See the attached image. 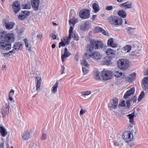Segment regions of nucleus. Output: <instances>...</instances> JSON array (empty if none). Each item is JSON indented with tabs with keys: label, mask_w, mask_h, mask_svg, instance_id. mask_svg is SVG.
<instances>
[{
	"label": "nucleus",
	"mask_w": 148,
	"mask_h": 148,
	"mask_svg": "<svg viewBox=\"0 0 148 148\" xmlns=\"http://www.w3.org/2000/svg\"><path fill=\"white\" fill-rule=\"evenodd\" d=\"M103 47L102 43L100 41L92 40L90 41L88 46V50L90 51H92L94 49L101 48Z\"/></svg>",
	"instance_id": "obj_1"
},
{
	"label": "nucleus",
	"mask_w": 148,
	"mask_h": 148,
	"mask_svg": "<svg viewBox=\"0 0 148 148\" xmlns=\"http://www.w3.org/2000/svg\"><path fill=\"white\" fill-rule=\"evenodd\" d=\"M118 68L121 70H127L129 66V62L126 59H121L119 60L117 63Z\"/></svg>",
	"instance_id": "obj_2"
},
{
	"label": "nucleus",
	"mask_w": 148,
	"mask_h": 148,
	"mask_svg": "<svg viewBox=\"0 0 148 148\" xmlns=\"http://www.w3.org/2000/svg\"><path fill=\"white\" fill-rule=\"evenodd\" d=\"M0 39H3L10 43L14 41V35L13 33H8L5 34L4 32L0 33Z\"/></svg>",
	"instance_id": "obj_3"
},
{
	"label": "nucleus",
	"mask_w": 148,
	"mask_h": 148,
	"mask_svg": "<svg viewBox=\"0 0 148 148\" xmlns=\"http://www.w3.org/2000/svg\"><path fill=\"white\" fill-rule=\"evenodd\" d=\"M110 23L115 25H121L122 23V19L118 16H111L108 18Z\"/></svg>",
	"instance_id": "obj_4"
},
{
	"label": "nucleus",
	"mask_w": 148,
	"mask_h": 148,
	"mask_svg": "<svg viewBox=\"0 0 148 148\" xmlns=\"http://www.w3.org/2000/svg\"><path fill=\"white\" fill-rule=\"evenodd\" d=\"M112 75L111 71L103 70L101 72V76L103 80H107L111 79Z\"/></svg>",
	"instance_id": "obj_5"
},
{
	"label": "nucleus",
	"mask_w": 148,
	"mask_h": 148,
	"mask_svg": "<svg viewBox=\"0 0 148 148\" xmlns=\"http://www.w3.org/2000/svg\"><path fill=\"white\" fill-rule=\"evenodd\" d=\"M0 41V49L3 50H9L11 48L10 43L3 39H1Z\"/></svg>",
	"instance_id": "obj_6"
},
{
	"label": "nucleus",
	"mask_w": 148,
	"mask_h": 148,
	"mask_svg": "<svg viewBox=\"0 0 148 148\" xmlns=\"http://www.w3.org/2000/svg\"><path fill=\"white\" fill-rule=\"evenodd\" d=\"M118 99L116 97L114 98L111 100L108 104V107L110 109H116L118 105Z\"/></svg>",
	"instance_id": "obj_7"
},
{
	"label": "nucleus",
	"mask_w": 148,
	"mask_h": 148,
	"mask_svg": "<svg viewBox=\"0 0 148 148\" xmlns=\"http://www.w3.org/2000/svg\"><path fill=\"white\" fill-rule=\"evenodd\" d=\"M123 138L126 142L130 141L133 138V136L130 131L124 132L123 133Z\"/></svg>",
	"instance_id": "obj_8"
},
{
	"label": "nucleus",
	"mask_w": 148,
	"mask_h": 148,
	"mask_svg": "<svg viewBox=\"0 0 148 148\" xmlns=\"http://www.w3.org/2000/svg\"><path fill=\"white\" fill-rule=\"evenodd\" d=\"M3 25L8 29H10L13 28L15 25V23L9 21L5 19L3 20Z\"/></svg>",
	"instance_id": "obj_9"
},
{
	"label": "nucleus",
	"mask_w": 148,
	"mask_h": 148,
	"mask_svg": "<svg viewBox=\"0 0 148 148\" xmlns=\"http://www.w3.org/2000/svg\"><path fill=\"white\" fill-rule=\"evenodd\" d=\"M90 12L87 10H84L80 11L79 12L80 17L83 19H86L88 18L90 16Z\"/></svg>",
	"instance_id": "obj_10"
},
{
	"label": "nucleus",
	"mask_w": 148,
	"mask_h": 148,
	"mask_svg": "<svg viewBox=\"0 0 148 148\" xmlns=\"http://www.w3.org/2000/svg\"><path fill=\"white\" fill-rule=\"evenodd\" d=\"M90 57H91V54H89L87 53H85L84 54L81 62V64L84 67H88V64L86 60H88Z\"/></svg>",
	"instance_id": "obj_11"
},
{
	"label": "nucleus",
	"mask_w": 148,
	"mask_h": 148,
	"mask_svg": "<svg viewBox=\"0 0 148 148\" xmlns=\"http://www.w3.org/2000/svg\"><path fill=\"white\" fill-rule=\"evenodd\" d=\"M9 103H6L5 106H3L1 109L2 117H5L9 113Z\"/></svg>",
	"instance_id": "obj_12"
},
{
	"label": "nucleus",
	"mask_w": 148,
	"mask_h": 148,
	"mask_svg": "<svg viewBox=\"0 0 148 148\" xmlns=\"http://www.w3.org/2000/svg\"><path fill=\"white\" fill-rule=\"evenodd\" d=\"M106 54L108 57L110 58H113L115 57L116 51L110 48H108L106 51Z\"/></svg>",
	"instance_id": "obj_13"
},
{
	"label": "nucleus",
	"mask_w": 148,
	"mask_h": 148,
	"mask_svg": "<svg viewBox=\"0 0 148 148\" xmlns=\"http://www.w3.org/2000/svg\"><path fill=\"white\" fill-rule=\"evenodd\" d=\"M32 8L34 10H38L40 1L39 0H31V1Z\"/></svg>",
	"instance_id": "obj_14"
},
{
	"label": "nucleus",
	"mask_w": 148,
	"mask_h": 148,
	"mask_svg": "<svg viewBox=\"0 0 148 148\" xmlns=\"http://www.w3.org/2000/svg\"><path fill=\"white\" fill-rule=\"evenodd\" d=\"M14 10L15 12L17 13L21 9L20 4L18 1H15L12 4Z\"/></svg>",
	"instance_id": "obj_15"
},
{
	"label": "nucleus",
	"mask_w": 148,
	"mask_h": 148,
	"mask_svg": "<svg viewBox=\"0 0 148 148\" xmlns=\"http://www.w3.org/2000/svg\"><path fill=\"white\" fill-rule=\"evenodd\" d=\"M91 56L92 58L97 60H99L101 58L102 55L100 52L98 51H95L91 54Z\"/></svg>",
	"instance_id": "obj_16"
},
{
	"label": "nucleus",
	"mask_w": 148,
	"mask_h": 148,
	"mask_svg": "<svg viewBox=\"0 0 148 148\" xmlns=\"http://www.w3.org/2000/svg\"><path fill=\"white\" fill-rule=\"evenodd\" d=\"M134 88L133 87L131 88L128 90L125 94L124 96V98L125 99H127L129 96L133 94L134 93Z\"/></svg>",
	"instance_id": "obj_17"
},
{
	"label": "nucleus",
	"mask_w": 148,
	"mask_h": 148,
	"mask_svg": "<svg viewBox=\"0 0 148 148\" xmlns=\"http://www.w3.org/2000/svg\"><path fill=\"white\" fill-rule=\"evenodd\" d=\"M95 31L97 33L101 32L104 35L108 36H109L108 32L107 31H105L101 27H96L95 28Z\"/></svg>",
	"instance_id": "obj_18"
},
{
	"label": "nucleus",
	"mask_w": 148,
	"mask_h": 148,
	"mask_svg": "<svg viewBox=\"0 0 148 148\" xmlns=\"http://www.w3.org/2000/svg\"><path fill=\"white\" fill-rule=\"evenodd\" d=\"M70 55V52L68 51L67 48H65L64 49V53L61 55V59L62 62H63L64 61V60L66 58L69 57Z\"/></svg>",
	"instance_id": "obj_19"
},
{
	"label": "nucleus",
	"mask_w": 148,
	"mask_h": 148,
	"mask_svg": "<svg viewBox=\"0 0 148 148\" xmlns=\"http://www.w3.org/2000/svg\"><path fill=\"white\" fill-rule=\"evenodd\" d=\"M142 86L144 90L148 89V77H146L144 78Z\"/></svg>",
	"instance_id": "obj_20"
},
{
	"label": "nucleus",
	"mask_w": 148,
	"mask_h": 148,
	"mask_svg": "<svg viewBox=\"0 0 148 148\" xmlns=\"http://www.w3.org/2000/svg\"><path fill=\"white\" fill-rule=\"evenodd\" d=\"M31 134L32 132H28L22 134V137L23 140H26L31 138Z\"/></svg>",
	"instance_id": "obj_21"
},
{
	"label": "nucleus",
	"mask_w": 148,
	"mask_h": 148,
	"mask_svg": "<svg viewBox=\"0 0 148 148\" xmlns=\"http://www.w3.org/2000/svg\"><path fill=\"white\" fill-rule=\"evenodd\" d=\"M36 90H38L40 87V85L41 83V78L38 76L36 77Z\"/></svg>",
	"instance_id": "obj_22"
},
{
	"label": "nucleus",
	"mask_w": 148,
	"mask_h": 148,
	"mask_svg": "<svg viewBox=\"0 0 148 148\" xmlns=\"http://www.w3.org/2000/svg\"><path fill=\"white\" fill-rule=\"evenodd\" d=\"M108 45L111 47H117V44L113 43V40L112 38H110L108 40Z\"/></svg>",
	"instance_id": "obj_23"
},
{
	"label": "nucleus",
	"mask_w": 148,
	"mask_h": 148,
	"mask_svg": "<svg viewBox=\"0 0 148 148\" xmlns=\"http://www.w3.org/2000/svg\"><path fill=\"white\" fill-rule=\"evenodd\" d=\"M89 22L88 21H86L80 26V29L82 30L85 31L88 29L89 28Z\"/></svg>",
	"instance_id": "obj_24"
},
{
	"label": "nucleus",
	"mask_w": 148,
	"mask_h": 148,
	"mask_svg": "<svg viewBox=\"0 0 148 148\" xmlns=\"http://www.w3.org/2000/svg\"><path fill=\"white\" fill-rule=\"evenodd\" d=\"M94 78L97 80H100L101 78L100 76V73L97 70H95L94 73Z\"/></svg>",
	"instance_id": "obj_25"
},
{
	"label": "nucleus",
	"mask_w": 148,
	"mask_h": 148,
	"mask_svg": "<svg viewBox=\"0 0 148 148\" xmlns=\"http://www.w3.org/2000/svg\"><path fill=\"white\" fill-rule=\"evenodd\" d=\"M114 76L116 77H120L123 76V77L126 78V77L123 73L120 72V71H116L114 72Z\"/></svg>",
	"instance_id": "obj_26"
},
{
	"label": "nucleus",
	"mask_w": 148,
	"mask_h": 148,
	"mask_svg": "<svg viewBox=\"0 0 148 148\" xmlns=\"http://www.w3.org/2000/svg\"><path fill=\"white\" fill-rule=\"evenodd\" d=\"M0 132L3 137H4L7 134L6 130L2 126H0Z\"/></svg>",
	"instance_id": "obj_27"
},
{
	"label": "nucleus",
	"mask_w": 148,
	"mask_h": 148,
	"mask_svg": "<svg viewBox=\"0 0 148 148\" xmlns=\"http://www.w3.org/2000/svg\"><path fill=\"white\" fill-rule=\"evenodd\" d=\"M13 48L16 50H21L22 48V44L20 42H17L14 44Z\"/></svg>",
	"instance_id": "obj_28"
},
{
	"label": "nucleus",
	"mask_w": 148,
	"mask_h": 148,
	"mask_svg": "<svg viewBox=\"0 0 148 148\" xmlns=\"http://www.w3.org/2000/svg\"><path fill=\"white\" fill-rule=\"evenodd\" d=\"M58 87V83L57 82L53 86L51 89V91L53 93L55 94L57 92Z\"/></svg>",
	"instance_id": "obj_29"
},
{
	"label": "nucleus",
	"mask_w": 148,
	"mask_h": 148,
	"mask_svg": "<svg viewBox=\"0 0 148 148\" xmlns=\"http://www.w3.org/2000/svg\"><path fill=\"white\" fill-rule=\"evenodd\" d=\"M121 139L120 138H119L115 140L114 142V145L119 147H121L123 142L122 141H121Z\"/></svg>",
	"instance_id": "obj_30"
},
{
	"label": "nucleus",
	"mask_w": 148,
	"mask_h": 148,
	"mask_svg": "<svg viewBox=\"0 0 148 148\" xmlns=\"http://www.w3.org/2000/svg\"><path fill=\"white\" fill-rule=\"evenodd\" d=\"M25 45L27 49L29 51H30L31 49V45L27 39H24Z\"/></svg>",
	"instance_id": "obj_31"
},
{
	"label": "nucleus",
	"mask_w": 148,
	"mask_h": 148,
	"mask_svg": "<svg viewBox=\"0 0 148 148\" xmlns=\"http://www.w3.org/2000/svg\"><path fill=\"white\" fill-rule=\"evenodd\" d=\"M92 7L95 13H97L99 10V5L97 3H93L92 5Z\"/></svg>",
	"instance_id": "obj_32"
},
{
	"label": "nucleus",
	"mask_w": 148,
	"mask_h": 148,
	"mask_svg": "<svg viewBox=\"0 0 148 148\" xmlns=\"http://www.w3.org/2000/svg\"><path fill=\"white\" fill-rule=\"evenodd\" d=\"M121 6L125 8H129L131 7L132 4L128 2L122 3L120 5Z\"/></svg>",
	"instance_id": "obj_33"
},
{
	"label": "nucleus",
	"mask_w": 148,
	"mask_h": 148,
	"mask_svg": "<svg viewBox=\"0 0 148 148\" xmlns=\"http://www.w3.org/2000/svg\"><path fill=\"white\" fill-rule=\"evenodd\" d=\"M78 21V20L77 19H76L75 17H73V18L70 19L69 20V23L70 25L73 24V25L74 26Z\"/></svg>",
	"instance_id": "obj_34"
},
{
	"label": "nucleus",
	"mask_w": 148,
	"mask_h": 148,
	"mask_svg": "<svg viewBox=\"0 0 148 148\" xmlns=\"http://www.w3.org/2000/svg\"><path fill=\"white\" fill-rule=\"evenodd\" d=\"M118 15L124 18L126 16V14L125 12L123 10H120L118 12Z\"/></svg>",
	"instance_id": "obj_35"
},
{
	"label": "nucleus",
	"mask_w": 148,
	"mask_h": 148,
	"mask_svg": "<svg viewBox=\"0 0 148 148\" xmlns=\"http://www.w3.org/2000/svg\"><path fill=\"white\" fill-rule=\"evenodd\" d=\"M106 58H104L102 61V63L104 65H109L111 63L110 60H108Z\"/></svg>",
	"instance_id": "obj_36"
},
{
	"label": "nucleus",
	"mask_w": 148,
	"mask_h": 148,
	"mask_svg": "<svg viewBox=\"0 0 148 148\" xmlns=\"http://www.w3.org/2000/svg\"><path fill=\"white\" fill-rule=\"evenodd\" d=\"M22 8L25 9H30L31 7V5L30 3L29 2L27 3L23 4L22 6Z\"/></svg>",
	"instance_id": "obj_37"
},
{
	"label": "nucleus",
	"mask_w": 148,
	"mask_h": 148,
	"mask_svg": "<svg viewBox=\"0 0 148 148\" xmlns=\"http://www.w3.org/2000/svg\"><path fill=\"white\" fill-rule=\"evenodd\" d=\"M134 114H130L127 115V116L129 117L130 123H133L134 122Z\"/></svg>",
	"instance_id": "obj_38"
},
{
	"label": "nucleus",
	"mask_w": 148,
	"mask_h": 148,
	"mask_svg": "<svg viewBox=\"0 0 148 148\" xmlns=\"http://www.w3.org/2000/svg\"><path fill=\"white\" fill-rule=\"evenodd\" d=\"M136 73H132L128 77L129 81H131L133 80L136 77Z\"/></svg>",
	"instance_id": "obj_39"
},
{
	"label": "nucleus",
	"mask_w": 148,
	"mask_h": 148,
	"mask_svg": "<svg viewBox=\"0 0 148 148\" xmlns=\"http://www.w3.org/2000/svg\"><path fill=\"white\" fill-rule=\"evenodd\" d=\"M131 49V46L130 45H127L123 47V50L125 51H127V52H130Z\"/></svg>",
	"instance_id": "obj_40"
},
{
	"label": "nucleus",
	"mask_w": 148,
	"mask_h": 148,
	"mask_svg": "<svg viewBox=\"0 0 148 148\" xmlns=\"http://www.w3.org/2000/svg\"><path fill=\"white\" fill-rule=\"evenodd\" d=\"M145 97V93L143 91H142L139 95L138 98V101H140L143 99V98L144 97Z\"/></svg>",
	"instance_id": "obj_41"
},
{
	"label": "nucleus",
	"mask_w": 148,
	"mask_h": 148,
	"mask_svg": "<svg viewBox=\"0 0 148 148\" xmlns=\"http://www.w3.org/2000/svg\"><path fill=\"white\" fill-rule=\"evenodd\" d=\"M73 27L72 26H70L69 30V39H71V36L72 35H73Z\"/></svg>",
	"instance_id": "obj_42"
},
{
	"label": "nucleus",
	"mask_w": 148,
	"mask_h": 148,
	"mask_svg": "<svg viewBox=\"0 0 148 148\" xmlns=\"http://www.w3.org/2000/svg\"><path fill=\"white\" fill-rule=\"evenodd\" d=\"M73 38L75 40H79V37L78 36V34L76 33H73V35L71 36V38Z\"/></svg>",
	"instance_id": "obj_43"
},
{
	"label": "nucleus",
	"mask_w": 148,
	"mask_h": 148,
	"mask_svg": "<svg viewBox=\"0 0 148 148\" xmlns=\"http://www.w3.org/2000/svg\"><path fill=\"white\" fill-rule=\"evenodd\" d=\"M18 18L19 19L22 20L26 18V17L25 16L21 13V15H19L18 16Z\"/></svg>",
	"instance_id": "obj_44"
},
{
	"label": "nucleus",
	"mask_w": 148,
	"mask_h": 148,
	"mask_svg": "<svg viewBox=\"0 0 148 148\" xmlns=\"http://www.w3.org/2000/svg\"><path fill=\"white\" fill-rule=\"evenodd\" d=\"M125 29L127 30V32L129 34H131L134 30V28L132 27H128Z\"/></svg>",
	"instance_id": "obj_45"
},
{
	"label": "nucleus",
	"mask_w": 148,
	"mask_h": 148,
	"mask_svg": "<svg viewBox=\"0 0 148 148\" xmlns=\"http://www.w3.org/2000/svg\"><path fill=\"white\" fill-rule=\"evenodd\" d=\"M91 92L90 91H84L82 92V94L84 96L88 95L91 94Z\"/></svg>",
	"instance_id": "obj_46"
},
{
	"label": "nucleus",
	"mask_w": 148,
	"mask_h": 148,
	"mask_svg": "<svg viewBox=\"0 0 148 148\" xmlns=\"http://www.w3.org/2000/svg\"><path fill=\"white\" fill-rule=\"evenodd\" d=\"M33 29V30L31 33L32 35L33 36V37L35 36L36 34V27L34 28Z\"/></svg>",
	"instance_id": "obj_47"
},
{
	"label": "nucleus",
	"mask_w": 148,
	"mask_h": 148,
	"mask_svg": "<svg viewBox=\"0 0 148 148\" xmlns=\"http://www.w3.org/2000/svg\"><path fill=\"white\" fill-rule=\"evenodd\" d=\"M21 13L25 16L26 17L29 14V12L28 11H24L22 12Z\"/></svg>",
	"instance_id": "obj_48"
},
{
	"label": "nucleus",
	"mask_w": 148,
	"mask_h": 148,
	"mask_svg": "<svg viewBox=\"0 0 148 148\" xmlns=\"http://www.w3.org/2000/svg\"><path fill=\"white\" fill-rule=\"evenodd\" d=\"M64 40L65 45H68L71 39L69 38L68 36L66 39H64Z\"/></svg>",
	"instance_id": "obj_49"
},
{
	"label": "nucleus",
	"mask_w": 148,
	"mask_h": 148,
	"mask_svg": "<svg viewBox=\"0 0 148 148\" xmlns=\"http://www.w3.org/2000/svg\"><path fill=\"white\" fill-rule=\"evenodd\" d=\"M66 45L65 43L64 42L62 41H62L59 42V47L60 48L61 46L62 47L65 46Z\"/></svg>",
	"instance_id": "obj_50"
},
{
	"label": "nucleus",
	"mask_w": 148,
	"mask_h": 148,
	"mask_svg": "<svg viewBox=\"0 0 148 148\" xmlns=\"http://www.w3.org/2000/svg\"><path fill=\"white\" fill-rule=\"evenodd\" d=\"M47 138V135L45 133H43L41 137V139L42 140H45Z\"/></svg>",
	"instance_id": "obj_51"
},
{
	"label": "nucleus",
	"mask_w": 148,
	"mask_h": 148,
	"mask_svg": "<svg viewBox=\"0 0 148 148\" xmlns=\"http://www.w3.org/2000/svg\"><path fill=\"white\" fill-rule=\"evenodd\" d=\"M79 60L78 56L76 55L74 58V61L75 63H77Z\"/></svg>",
	"instance_id": "obj_52"
},
{
	"label": "nucleus",
	"mask_w": 148,
	"mask_h": 148,
	"mask_svg": "<svg viewBox=\"0 0 148 148\" xmlns=\"http://www.w3.org/2000/svg\"><path fill=\"white\" fill-rule=\"evenodd\" d=\"M113 8V7L112 5L107 6L106 8V10H112Z\"/></svg>",
	"instance_id": "obj_53"
},
{
	"label": "nucleus",
	"mask_w": 148,
	"mask_h": 148,
	"mask_svg": "<svg viewBox=\"0 0 148 148\" xmlns=\"http://www.w3.org/2000/svg\"><path fill=\"white\" fill-rule=\"evenodd\" d=\"M82 70L83 73L84 74H86L88 72L87 69L85 67H82Z\"/></svg>",
	"instance_id": "obj_54"
},
{
	"label": "nucleus",
	"mask_w": 148,
	"mask_h": 148,
	"mask_svg": "<svg viewBox=\"0 0 148 148\" xmlns=\"http://www.w3.org/2000/svg\"><path fill=\"white\" fill-rule=\"evenodd\" d=\"M86 110H84L81 109L80 112V115H82L83 114H84L86 112Z\"/></svg>",
	"instance_id": "obj_55"
},
{
	"label": "nucleus",
	"mask_w": 148,
	"mask_h": 148,
	"mask_svg": "<svg viewBox=\"0 0 148 148\" xmlns=\"http://www.w3.org/2000/svg\"><path fill=\"white\" fill-rule=\"evenodd\" d=\"M14 91L13 90H11L10 91V93L9 94V96H12L14 95Z\"/></svg>",
	"instance_id": "obj_56"
},
{
	"label": "nucleus",
	"mask_w": 148,
	"mask_h": 148,
	"mask_svg": "<svg viewBox=\"0 0 148 148\" xmlns=\"http://www.w3.org/2000/svg\"><path fill=\"white\" fill-rule=\"evenodd\" d=\"M119 106H121L122 107H124L125 106V101H121L120 104H119Z\"/></svg>",
	"instance_id": "obj_57"
},
{
	"label": "nucleus",
	"mask_w": 148,
	"mask_h": 148,
	"mask_svg": "<svg viewBox=\"0 0 148 148\" xmlns=\"http://www.w3.org/2000/svg\"><path fill=\"white\" fill-rule=\"evenodd\" d=\"M137 54H138V53L136 51L132 52V55H137Z\"/></svg>",
	"instance_id": "obj_58"
},
{
	"label": "nucleus",
	"mask_w": 148,
	"mask_h": 148,
	"mask_svg": "<svg viewBox=\"0 0 148 148\" xmlns=\"http://www.w3.org/2000/svg\"><path fill=\"white\" fill-rule=\"evenodd\" d=\"M64 69H65V67L63 66H62L61 67V74H63L64 73Z\"/></svg>",
	"instance_id": "obj_59"
},
{
	"label": "nucleus",
	"mask_w": 148,
	"mask_h": 148,
	"mask_svg": "<svg viewBox=\"0 0 148 148\" xmlns=\"http://www.w3.org/2000/svg\"><path fill=\"white\" fill-rule=\"evenodd\" d=\"M37 37L39 39L41 40V38L42 37V36L41 34H39V35H37Z\"/></svg>",
	"instance_id": "obj_60"
},
{
	"label": "nucleus",
	"mask_w": 148,
	"mask_h": 148,
	"mask_svg": "<svg viewBox=\"0 0 148 148\" xmlns=\"http://www.w3.org/2000/svg\"><path fill=\"white\" fill-rule=\"evenodd\" d=\"M52 35V38H53V40H55L56 39V36L55 34H51Z\"/></svg>",
	"instance_id": "obj_61"
},
{
	"label": "nucleus",
	"mask_w": 148,
	"mask_h": 148,
	"mask_svg": "<svg viewBox=\"0 0 148 148\" xmlns=\"http://www.w3.org/2000/svg\"><path fill=\"white\" fill-rule=\"evenodd\" d=\"M15 52L14 50H12V51H10L9 53H5V55H8V54L10 53H14Z\"/></svg>",
	"instance_id": "obj_62"
},
{
	"label": "nucleus",
	"mask_w": 148,
	"mask_h": 148,
	"mask_svg": "<svg viewBox=\"0 0 148 148\" xmlns=\"http://www.w3.org/2000/svg\"><path fill=\"white\" fill-rule=\"evenodd\" d=\"M130 100H127L126 101V103L127 104V106H130Z\"/></svg>",
	"instance_id": "obj_63"
},
{
	"label": "nucleus",
	"mask_w": 148,
	"mask_h": 148,
	"mask_svg": "<svg viewBox=\"0 0 148 148\" xmlns=\"http://www.w3.org/2000/svg\"><path fill=\"white\" fill-rule=\"evenodd\" d=\"M4 145V143H1L0 144V148H3Z\"/></svg>",
	"instance_id": "obj_64"
}]
</instances>
